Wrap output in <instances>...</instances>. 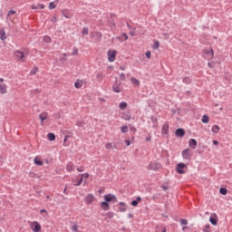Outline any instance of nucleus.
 Masks as SVG:
<instances>
[{"instance_id": "obj_1", "label": "nucleus", "mask_w": 232, "mask_h": 232, "mask_svg": "<svg viewBox=\"0 0 232 232\" xmlns=\"http://www.w3.org/2000/svg\"><path fill=\"white\" fill-rule=\"evenodd\" d=\"M162 168V165L159 162L150 161L147 167V169H150V171H159Z\"/></svg>"}, {"instance_id": "obj_2", "label": "nucleus", "mask_w": 232, "mask_h": 232, "mask_svg": "<svg viewBox=\"0 0 232 232\" xmlns=\"http://www.w3.org/2000/svg\"><path fill=\"white\" fill-rule=\"evenodd\" d=\"M181 155L185 160H191V149H185L184 150L181 151Z\"/></svg>"}, {"instance_id": "obj_3", "label": "nucleus", "mask_w": 232, "mask_h": 232, "mask_svg": "<svg viewBox=\"0 0 232 232\" xmlns=\"http://www.w3.org/2000/svg\"><path fill=\"white\" fill-rule=\"evenodd\" d=\"M103 198L107 202H112V204H115L117 202V197L113 194H107L103 196Z\"/></svg>"}, {"instance_id": "obj_4", "label": "nucleus", "mask_w": 232, "mask_h": 232, "mask_svg": "<svg viewBox=\"0 0 232 232\" xmlns=\"http://www.w3.org/2000/svg\"><path fill=\"white\" fill-rule=\"evenodd\" d=\"M185 168V163H179L176 167L177 173H179V175H184V173H186Z\"/></svg>"}, {"instance_id": "obj_5", "label": "nucleus", "mask_w": 232, "mask_h": 232, "mask_svg": "<svg viewBox=\"0 0 232 232\" xmlns=\"http://www.w3.org/2000/svg\"><path fill=\"white\" fill-rule=\"evenodd\" d=\"M107 55H108V61L110 63H113V61H115V57H117V51L109 50L107 53Z\"/></svg>"}, {"instance_id": "obj_6", "label": "nucleus", "mask_w": 232, "mask_h": 232, "mask_svg": "<svg viewBox=\"0 0 232 232\" xmlns=\"http://www.w3.org/2000/svg\"><path fill=\"white\" fill-rule=\"evenodd\" d=\"M95 200V196L93 194H88L84 198V202L87 206H90V204H93V201Z\"/></svg>"}, {"instance_id": "obj_7", "label": "nucleus", "mask_w": 232, "mask_h": 232, "mask_svg": "<svg viewBox=\"0 0 232 232\" xmlns=\"http://www.w3.org/2000/svg\"><path fill=\"white\" fill-rule=\"evenodd\" d=\"M31 229L34 232H41V224H39L37 221H33L31 223Z\"/></svg>"}, {"instance_id": "obj_8", "label": "nucleus", "mask_w": 232, "mask_h": 232, "mask_svg": "<svg viewBox=\"0 0 232 232\" xmlns=\"http://www.w3.org/2000/svg\"><path fill=\"white\" fill-rule=\"evenodd\" d=\"M203 53H204V55H207L206 59H208V61L210 59H213V57H215V53L213 52V49H211V50H204Z\"/></svg>"}, {"instance_id": "obj_9", "label": "nucleus", "mask_w": 232, "mask_h": 232, "mask_svg": "<svg viewBox=\"0 0 232 232\" xmlns=\"http://www.w3.org/2000/svg\"><path fill=\"white\" fill-rule=\"evenodd\" d=\"M92 39H95V41H101L102 38V34L101 32H92L91 33Z\"/></svg>"}, {"instance_id": "obj_10", "label": "nucleus", "mask_w": 232, "mask_h": 232, "mask_svg": "<svg viewBox=\"0 0 232 232\" xmlns=\"http://www.w3.org/2000/svg\"><path fill=\"white\" fill-rule=\"evenodd\" d=\"M176 137L182 138L184 135H186V130L182 128H179L175 130Z\"/></svg>"}, {"instance_id": "obj_11", "label": "nucleus", "mask_w": 232, "mask_h": 232, "mask_svg": "<svg viewBox=\"0 0 232 232\" xmlns=\"http://www.w3.org/2000/svg\"><path fill=\"white\" fill-rule=\"evenodd\" d=\"M15 57H17L18 61L24 63V53L21 51H15Z\"/></svg>"}, {"instance_id": "obj_12", "label": "nucleus", "mask_w": 232, "mask_h": 232, "mask_svg": "<svg viewBox=\"0 0 232 232\" xmlns=\"http://www.w3.org/2000/svg\"><path fill=\"white\" fill-rule=\"evenodd\" d=\"M188 146L189 148H191L192 150H197V146H198V143L197 142V140L195 139H190L188 140Z\"/></svg>"}, {"instance_id": "obj_13", "label": "nucleus", "mask_w": 232, "mask_h": 232, "mask_svg": "<svg viewBox=\"0 0 232 232\" xmlns=\"http://www.w3.org/2000/svg\"><path fill=\"white\" fill-rule=\"evenodd\" d=\"M100 207L103 211H110V203L106 200L102 201Z\"/></svg>"}, {"instance_id": "obj_14", "label": "nucleus", "mask_w": 232, "mask_h": 232, "mask_svg": "<svg viewBox=\"0 0 232 232\" xmlns=\"http://www.w3.org/2000/svg\"><path fill=\"white\" fill-rule=\"evenodd\" d=\"M161 131L163 135H168L169 133V125L168 123L163 124Z\"/></svg>"}, {"instance_id": "obj_15", "label": "nucleus", "mask_w": 232, "mask_h": 232, "mask_svg": "<svg viewBox=\"0 0 232 232\" xmlns=\"http://www.w3.org/2000/svg\"><path fill=\"white\" fill-rule=\"evenodd\" d=\"M142 200V198L138 197L136 199L132 200L130 202V206H133V208H137L139 206V203Z\"/></svg>"}, {"instance_id": "obj_16", "label": "nucleus", "mask_w": 232, "mask_h": 232, "mask_svg": "<svg viewBox=\"0 0 232 232\" xmlns=\"http://www.w3.org/2000/svg\"><path fill=\"white\" fill-rule=\"evenodd\" d=\"M32 10H44V5L43 4H37L31 5Z\"/></svg>"}, {"instance_id": "obj_17", "label": "nucleus", "mask_w": 232, "mask_h": 232, "mask_svg": "<svg viewBox=\"0 0 232 232\" xmlns=\"http://www.w3.org/2000/svg\"><path fill=\"white\" fill-rule=\"evenodd\" d=\"M209 221L212 224V226H217V224H218V218H217V215L214 214V217H210Z\"/></svg>"}, {"instance_id": "obj_18", "label": "nucleus", "mask_w": 232, "mask_h": 232, "mask_svg": "<svg viewBox=\"0 0 232 232\" xmlns=\"http://www.w3.org/2000/svg\"><path fill=\"white\" fill-rule=\"evenodd\" d=\"M75 169V165L73 163L69 162L66 166V170L67 171H73Z\"/></svg>"}, {"instance_id": "obj_19", "label": "nucleus", "mask_w": 232, "mask_h": 232, "mask_svg": "<svg viewBox=\"0 0 232 232\" xmlns=\"http://www.w3.org/2000/svg\"><path fill=\"white\" fill-rule=\"evenodd\" d=\"M0 39L1 41H5L6 39V33L5 32V29L0 30Z\"/></svg>"}, {"instance_id": "obj_20", "label": "nucleus", "mask_w": 232, "mask_h": 232, "mask_svg": "<svg viewBox=\"0 0 232 232\" xmlns=\"http://www.w3.org/2000/svg\"><path fill=\"white\" fill-rule=\"evenodd\" d=\"M82 81L77 80V81L74 82V88H76L77 90H79V88H82Z\"/></svg>"}, {"instance_id": "obj_21", "label": "nucleus", "mask_w": 232, "mask_h": 232, "mask_svg": "<svg viewBox=\"0 0 232 232\" xmlns=\"http://www.w3.org/2000/svg\"><path fill=\"white\" fill-rule=\"evenodd\" d=\"M119 108H120V110H126V108H128V102H121L119 104Z\"/></svg>"}, {"instance_id": "obj_22", "label": "nucleus", "mask_w": 232, "mask_h": 232, "mask_svg": "<svg viewBox=\"0 0 232 232\" xmlns=\"http://www.w3.org/2000/svg\"><path fill=\"white\" fill-rule=\"evenodd\" d=\"M112 90L113 92H115V93H121V86H119L118 84H113Z\"/></svg>"}, {"instance_id": "obj_23", "label": "nucleus", "mask_w": 232, "mask_h": 232, "mask_svg": "<svg viewBox=\"0 0 232 232\" xmlns=\"http://www.w3.org/2000/svg\"><path fill=\"white\" fill-rule=\"evenodd\" d=\"M201 122H203V124H208V122H209V116L208 115H203L202 119H201Z\"/></svg>"}, {"instance_id": "obj_24", "label": "nucleus", "mask_w": 232, "mask_h": 232, "mask_svg": "<svg viewBox=\"0 0 232 232\" xmlns=\"http://www.w3.org/2000/svg\"><path fill=\"white\" fill-rule=\"evenodd\" d=\"M211 131L212 133H218L220 131V127H218V125H213Z\"/></svg>"}, {"instance_id": "obj_25", "label": "nucleus", "mask_w": 232, "mask_h": 232, "mask_svg": "<svg viewBox=\"0 0 232 232\" xmlns=\"http://www.w3.org/2000/svg\"><path fill=\"white\" fill-rule=\"evenodd\" d=\"M0 93H2V94L6 93V84L0 83Z\"/></svg>"}, {"instance_id": "obj_26", "label": "nucleus", "mask_w": 232, "mask_h": 232, "mask_svg": "<svg viewBox=\"0 0 232 232\" xmlns=\"http://www.w3.org/2000/svg\"><path fill=\"white\" fill-rule=\"evenodd\" d=\"M130 81L134 86H140V81L137 80L136 78H131Z\"/></svg>"}, {"instance_id": "obj_27", "label": "nucleus", "mask_w": 232, "mask_h": 232, "mask_svg": "<svg viewBox=\"0 0 232 232\" xmlns=\"http://www.w3.org/2000/svg\"><path fill=\"white\" fill-rule=\"evenodd\" d=\"M39 118H40L41 122H42V124H43V122H44V121H46V119H47V114H46L45 112L41 113V114L39 115Z\"/></svg>"}, {"instance_id": "obj_28", "label": "nucleus", "mask_w": 232, "mask_h": 232, "mask_svg": "<svg viewBox=\"0 0 232 232\" xmlns=\"http://www.w3.org/2000/svg\"><path fill=\"white\" fill-rule=\"evenodd\" d=\"M160 47V42L155 41L152 45L153 50H159Z\"/></svg>"}, {"instance_id": "obj_29", "label": "nucleus", "mask_w": 232, "mask_h": 232, "mask_svg": "<svg viewBox=\"0 0 232 232\" xmlns=\"http://www.w3.org/2000/svg\"><path fill=\"white\" fill-rule=\"evenodd\" d=\"M47 137H48V140L51 141L55 140V134L53 132L48 133Z\"/></svg>"}, {"instance_id": "obj_30", "label": "nucleus", "mask_w": 232, "mask_h": 232, "mask_svg": "<svg viewBox=\"0 0 232 232\" xmlns=\"http://www.w3.org/2000/svg\"><path fill=\"white\" fill-rule=\"evenodd\" d=\"M44 43H46L47 44L52 43V37H50L49 35H44Z\"/></svg>"}, {"instance_id": "obj_31", "label": "nucleus", "mask_w": 232, "mask_h": 232, "mask_svg": "<svg viewBox=\"0 0 232 232\" xmlns=\"http://www.w3.org/2000/svg\"><path fill=\"white\" fill-rule=\"evenodd\" d=\"M96 78H97V81H99V82L103 81V79H104V74H102V72H99V73L96 75Z\"/></svg>"}, {"instance_id": "obj_32", "label": "nucleus", "mask_w": 232, "mask_h": 232, "mask_svg": "<svg viewBox=\"0 0 232 232\" xmlns=\"http://www.w3.org/2000/svg\"><path fill=\"white\" fill-rule=\"evenodd\" d=\"M183 82L185 83V84H191V78H189V77H184L183 78Z\"/></svg>"}, {"instance_id": "obj_33", "label": "nucleus", "mask_w": 232, "mask_h": 232, "mask_svg": "<svg viewBox=\"0 0 232 232\" xmlns=\"http://www.w3.org/2000/svg\"><path fill=\"white\" fill-rule=\"evenodd\" d=\"M34 164L36 166H43V160L37 159V158H34Z\"/></svg>"}, {"instance_id": "obj_34", "label": "nucleus", "mask_w": 232, "mask_h": 232, "mask_svg": "<svg viewBox=\"0 0 232 232\" xmlns=\"http://www.w3.org/2000/svg\"><path fill=\"white\" fill-rule=\"evenodd\" d=\"M219 193H220L221 195H227V188H219Z\"/></svg>"}, {"instance_id": "obj_35", "label": "nucleus", "mask_w": 232, "mask_h": 232, "mask_svg": "<svg viewBox=\"0 0 232 232\" xmlns=\"http://www.w3.org/2000/svg\"><path fill=\"white\" fill-rule=\"evenodd\" d=\"M179 223H180V226H188V219L180 218Z\"/></svg>"}, {"instance_id": "obj_36", "label": "nucleus", "mask_w": 232, "mask_h": 232, "mask_svg": "<svg viewBox=\"0 0 232 232\" xmlns=\"http://www.w3.org/2000/svg\"><path fill=\"white\" fill-rule=\"evenodd\" d=\"M105 149L106 150H113V143H111V142L106 143Z\"/></svg>"}, {"instance_id": "obj_37", "label": "nucleus", "mask_w": 232, "mask_h": 232, "mask_svg": "<svg viewBox=\"0 0 232 232\" xmlns=\"http://www.w3.org/2000/svg\"><path fill=\"white\" fill-rule=\"evenodd\" d=\"M121 133H128V126L126 125L121 126Z\"/></svg>"}, {"instance_id": "obj_38", "label": "nucleus", "mask_w": 232, "mask_h": 232, "mask_svg": "<svg viewBox=\"0 0 232 232\" xmlns=\"http://www.w3.org/2000/svg\"><path fill=\"white\" fill-rule=\"evenodd\" d=\"M105 217H108L109 218H113V217H115V214L111 211H109L105 214Z\"/></svg>"}, {"instance_id": "obj_39", "label": "nucleus", "mask_w": 232, "mask_h": 232, "mask_svg": "<svg viewBox=\"0 0 232 232\" xmlns=\"http://www.w3.org/2000/svg\"><path fill=\"white\" fill-rule=\"evenodd\" d=\"M209 224L206 225L203 228L204 232H211Z\"/></svg>"}, {"instance_id": "obj_40", "label": "nucleus", "mask_w": 232, "mask_h": 232, "mask_svg": "<svg viewBox=\"0 0 232 232\" xmlns=\"http://www.w3.org/2000/svg\"><path fill=\"white\" fill-rule=\"evenodd\" d=\"M40 213L43 215V217H44L45 218L48 217V212L46 211V209H42L40 210Z\"/></svg>"}, {"instance_id": "obj_41", "label": "nucleus", "mask_w": 232, "mask_h": 232, "mask_svg": "<svg viewBox=\"0 0 232 232\" xmlns=\"http://www.w3.org/2000/svg\"><path fill=\"white\" fill-rule=\"evenodd\" d=\"M76 126H78V128H84V123L83 121H76Z\"/></svg>"}, {"instance_id": "obj_42", "label": "nucleus", "mask_w": 232, "mask_h": 232, "mask_svg": "<svg viewBox=\"0 0 232 232\" xmlns=\"http://www.w3.org/2000/svg\"><path fill=\"white\" fill-rule=\"evenodd\" d=\"M55 8H57V5H55V4H54L53 2H51V3L49 4V9H50V10H53V9H55Z\"/></svg>"}, {"instance_id": "obj_43", "label": "nucleus", "mask_w": 232, "mask_h": 232, "mask_svg": "<svg viewBox=\"0 0 232 232\" xmlns=\"http://www.w3.org/2000/svg\"><path fill=\"white\" fill-rule=\"evenodd\" d=\"M82 34V35H88V34H89L88 27H83Z\"/></svg>"}, {"instance_id": "obj_44", "label": "nucleus", "mask_w": 232, "mask_h": 232, "mask_svg": "<svg viewBox=\"0 0 232 232\" xmlns=\"http://www.w3.org/2000/svg\"><path fill=\"white\" fill-rule=\"evenodd\" d=\"M39 69L37 67H34L31 72H30V75H35V73H37V71Z\"/></svg>"}, {"instance_id": "obj_45", "label": "nucleus", "mask_w": 232, "mask_h": 232, "mask_svg": "<svg viewBox=\"0 0 232 232\" xmlns=\"http://www.w3.org/2000/svg\"><path fill=\"white\" fill-rule=\"evenodd\" d=\"M123 119H124V121H131V115H130V114H125V115L123 116Z\"/></svg>"}, {"instance_id": "obj_46", "label": "nucleus", "mask_w": 232, "mask_h": 232, "mask_svg": "<svg viewBox=\"0 0 232 232\" xmlns=\"http://www.w3.org/2000/svg\"><path fill=\"white\" fill-rule=\"evenodd\" d=\"M82 180H84V179L82 177L75 184L74 186H81L82 184Z\"/></svg>"}, {"instance_id": "obj_47", "label": "nucleus", "mask_w": 232, "mask_h": 232, "mask_svg": "<svg viewBox=\"0 0 232 232\" xmlns=\"http://www.w3.org/2000/svg\"><path fill=\"white\" fill-rule=\"evenodd\" d=\"M68 139H70V135H65L63 140V146H68V144H66Z\"/></svg>"}, {"instance_id": "obj_48", "label": "nucleus", "mask_w": 232, "mask_h": 232, "mask_svg": "<svg viewBox=\"0 0 232 232\" xmlns=\"http://www.w3.org/2000/svg\"><path fill=\"white\" fill-rule=\"evenodd\" d=\"M120 79H121V81H126V74L124 72H121L120 74Z\"/></svg>"}, {"instance_id": "obj_49", "label": "nucleus", "mask_w": 232, "mask_h": 232, "mask_svg": "<svg viewBox=\"0 0 232 232\" xmlns=\"http://www.w3.org/2000/svg\"><path fill=\"white\" fill-rule=\"evenodd\" d=\"M208 68H215V63L214 62H208Z\"/></svg>"}, {"instance_id": "obj_50", "label": "nucleus", "mask_w": 232, "mask_h": 232, "mask_svg": "<svg viewBox=\"0 0 232 232\" xmlns=\"http://www.w3.org/2000/svg\"><path fill=\"white\" fill-rule=\"evenodd\" d=\"M79 53V50L77 48H73V51L72 53V55H77Z\"/></svg>"}, {"instance_id": "obj_51", "label": "nucleus", "mask_w": 232, "mask_h": 232, "mask_svg": "<svg viewBox=\"0 0 232 232\" xmlns=\"http://www.w3.org/2000/svg\"><path fill=\"white\" fill-rule=\"evenodd\" d=\"M15 14H16V12L14 10H9L7 15L10 16V15H14Z\"/></svg>"}, {"instance_id": "obj_52", "label": "nucleus", "mask_w": 232, "mask_h": 232, "mask_svg": "<svg viewBox=\"0 0 232 232\" xmlns=\"http://www.w3.org/2000/svg\"><path fill=\"white\" fill-rule=\"evenodd\" d=\"M147 59H151V52L148 51L146 53H145Z\"/></svg>"}, {"instance_id": "obj_53", "label": "nucleus", "mask_w": 232, "mask_h": 232, "mask_svg": "<svg viewBox=\"0 0 232 232\" xmlns=\"http://www.w3.org/2000/svg\"><path fill=\"white\" fill-rule=\"evenodd\" d=\"M77 228H78L77 224H74V225L72 227V231L77 232Z\"/></svg>"}, {"instance_id": "obj_54", "label": "nucleus", "mask_w": 232, "mask_h": 232, "mask_svg": "<svg viewBox=\"0 0 232 232\" xmlns=\"http://www.w3.org/2000/svg\"><path fill=\"white\" fill-rule=\"evenodd\" d=\"M63 17H66V19H70V15H68V14H66V11H63L62 12Z\"/></svg>"}, {"instance_id": "obj_55", "label": "nucleus", "mask_w": 232, "mask_h": 232, "mask_svg": "<svg viewBox=\"0 0 232 232\" xmlns=\"http://www.w3.org/2000/svg\"><path fill=\"white\" fill-rule=\"evenodd\" d=\"M161 189H162L163 191H168V189H169V187L162 185V186H161Z\"/></svg>"}, {"instance_id": "obj_56", "label": "nucleus", "mask_w": 232, "mask_h": 232, "mask_svg": "<svg viewBox=\"0 0 232 232\" xmlns=\"http://www.w3.org/2000/svg\"><path fill=\"white\" fill-rule=\"evenodd\" d=\"M121 37L124 38V41H128V34H127L126 33H123V34H121Z\"/></svg>"}, {"instance_id": "obj_57", "label": "nucleus", "mask_w": 232, "mask_h": 232, "mask_svg": "<svg viewBox=\"0 0 232 232\" xmlns=\"http://www.w3.org/2000/svg\"><path fill=\"white\" fill-rule=\"evenodd\" d=\"M82 177H84V179H89L90 174L89 173H83V174H82Z\"/></svg>"}, {"instance_id": "obj_58", "label": "nucleus", "mask_w": 232, "mask_h": 232, "mask_svg": "<svg viewBox=\"0 0 232 232\" xmlns=\"http://www.w3.org/2000/svg\"><path fill=\"white\" fill-rule=\"evenodd\" d=\"M126 146H130L131 142L129 140H125Z\"/></svg>"}, {"instance_id": "obj_59", "label": "nucleus", "mask_w": 232, "mask_h": 232, "mask_svg": "<svg viewBox=\"0 0 232 232\" xmlns=\"http://www.w3.org/2000/svg\"><path fill=\"white\" fill-rule=\"evenodd\" d=\"M77 171L79 173H82V171H84V169L83 168H77Z\"/></svg>"}, {"instance_id": "obj_60", "label": "nucleus", "mask_w": 232, "mask_h": 232, "mask_svg": "<svg viewBox=\"0 0 232 232\" xmlns=\"http://www.w3.org/2000/svg\"><path fill=\"white\" fill-rule=\"evenodd\" d=\"M146 142H150L151 141V136H149L145 139Z\"/></svg>"}, {"instance_id": "obj_61", "label": "nucleus", "mask_w": 232, "mask_h": 232, "mask_svg": "<svg viewBox=\"0 0 232 232\" xmlns=\"http://www.w3.org/2000/svg\"><path fill=\"white\" fill-rule=\"evenodd\" d=\"M98 193H99V195H102V193H104V189H102V188L99 189Z\"/></svg>"}, {"instance_id": "obj_62", "label": "nucleus", "mask_w": 232, "mask_h": 232, "mask_svg": "<svg viewBox=\"0 0 232 232\" xmlns=\"http://www.w3.org/2000/svg\"><path fill=\"white\" fill-rule=\"evenodd\" d=\"M120 211H121V213H124V211H126V208H120Z\"/></svg>"}, {"instance_id": "obj_63", "label": "nucleus", "mask_w": 232, "mask_h": 232, "mask_svg": "<svg viewBox=\"0 0 232 232\" xmlns=\"http://www.w3.org/2000/svg\"><path fill=\"white\" fill-rule=\"evenodd\" d=\"M213 144L215 145V146H218V140H213Z\"/></svg>"}, {"instance_id": "obj_64", "label": "nucleus", "mask_w": 232, "mask_h": 232, "mask_svg": "<svg viewBox=\"0 0 232 232\" xmlns=\"http://www.w3.org/2000/svg\"><path fill=\"white\" fill-rule=\"evenodd\" d=\"M120 70H121V72H124L126 68H124V66H120Z\"/></svg>"}]
</instances>
